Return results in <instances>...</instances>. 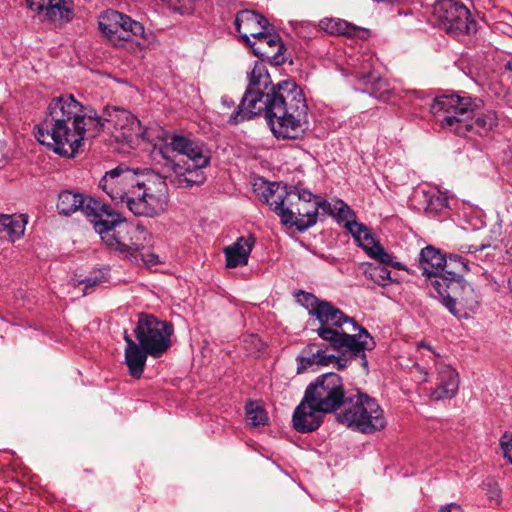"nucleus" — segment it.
Segmentation results:
<instances>
[{"label": "nucleus", "mask_w": 512, "mask_h": 512, "mask_svg": "<svg viewBox=\"0 0 512 512\" xmlns=\"http://www.w3.org/2000/svg\"><path fill=\"white\" fill-rule=\"evenodd\" d=\"M271 29H265L248 45L260 60L248 73L247 88L229 122L238 124L263 114L277 139L299 140L309 130L307 100L294 80L272 82L265 60L275 66L284 64L286 48Z\"/></svg>", "instance_id": "nucleus-1"}, {"label": "nucleus", "mask_w": 512, "mask_h": 512, "mask_svg": "<svg viewBox=\"0 0 512 512\" xmlns=\"http://www.w3.org/2000/svg\"><path fill=\"white\" fill-rule=\"evenodd\" d=\"M105 129L130 147L141 132L140 121L125 109L107 107L101 117L72 94H63L50 100L44 119L35 126V137L55 154L74 158L87 135L95 136Z\"/></svg>", "instance_id": "nucleus-2"}, {"label": "nucleus", "mask_w": 512, "mask_h": 512, "mask_svg": "<svg viewBox=\"0 0 512 512\" xmlns=\"http://www.w3.org/2000/svg\"><path fill=\"white\" fill-rule=\"evenodd\" d=\"M152 155L171 173L167 177L174 175V181L181 188H192L206 181L203 169L210 165L211 150L201 141L174 134L169 142L155 144Z\"/></svg>", "instance_id": "nucleus-3"}, {"label": "nucleus", "mask_w": 512, "mask_h": 512, "mask_svg": "<svg viewBox=\"0 0 512 512\" xmlns=\"http://www.w3.org/2000/svg\"><path fill=\"white\" fill-rule=\"evenodd\" d=\"M313 317L319 324L314 329L319 338L334 350L349 353L351 357H360L362 366L368 368L365 351L374 349L375 341L367 329L326 300Z\"/></svg>", "instance_id": "nucleus-4"}, {"label": "nucleus", "mask_w": 512, "mask_h": 512, "mask_svg": "<svg viewBox=\"0 0 512 512\" xmlns=\"http://www.w3.org/2000/svg\"><path fill=\"white\" fill-rule=\"evenodd\" d=\"M172 324L159 320L153 315L141 313L134 328V341L127 331L124 333L126 343L124 363L129 375L140 379L143 375L147 357L159 358L171 347Z\"/></svg>", "instance_id": "nucleus-5"}, {"label": "nucleus", "mask_w": 512, "mask_h": 512, "mask_svg": "<svg viewBox=\"0 0 512 512\" xmlns=\"http://www.w3.org/2000/svg\"><path fill=\"white\" fill-rule=\"evenodd\" d=\"M109 213L117 216L115 223L106 231H97L106 246L136 264L150 267L161 263L159 256L152 251V234L144 226L124 221L112 207Z\"/></svg>", "instance_id": "nucleus-6"}, {"label": "nucleus", "mask_w": 512, "mask_h": 512, "mask_svg": "<svg viewBox=\"0 0 512 512\" xmlns=\"http://www.w3.org/2000/svg\"><path fill=\"white\" fill-rule=\"evenodd\" d=\"M343 408L336 419L353 431L371 434L386 426L383 409L376 399L366 393L357 390L355 394L348 395Z\"/></svg>", "instance_id": "nucleus-7"}, {"label": "nucleus", "mask_w": 512, "mask_h": 512, "mask_svg": "<svg viewBox=\"0 0 512 512\" xmlns=\"http://www.w3.org/2000/svg\"><path fill=\"white\" fill-rule=\"evenodd\" d=\"M56 208L60 215L66 217L81 212L96 232L106 231L109 225L115 223L117 217L109 213L110 205L73 190H63L59 193Z\"/></svg>", "instance_id": "nucleus-8"}, {"label": "nucleus", "mask_w": 512, "mask_h": 512, "mask_svg": "<svg viewBox=\"0 0 512 512\" xmlns=\"http://www.w3.org/2000/svg\"><path fill=\"white\" fill-rule=\"evenodd\" d=\"M305 400L315 403L324 414L334 413L344 407L347 400L342 377L335 372L319 375L304 392Z\"/></svg>", "instance_id": "nucleus-9"}, {"label": "nucleus", "mask_w": 512, "mask_h": 512, "mask_svg": "<svg viewBox=\"0 0 512 512\" xmlns=\"http://www.w3.org/2000/svg\"><path fill=\"white\" fill-rule=\"evenodd\" d=\"M418 264L422 275L429 281L431 297L448 307L446 255L434 246L428 245L420 251Z\"/></svg>", "instance_id": "nucleus-10"}, {"label": "nucleus", "mask_w": 512, "mask_h": 512, "mask_svg": "<svg viewBox=\"0 0 512 512\" xmlns=\"http://www.w3.org/2000/svg\"><path fill=\"white\" fill-rule=\"evenodd\" d=\"M99 30L114 46H122L134 37H142L145 28L142 23L117 10L108 9L101 13L98 20Z\"/></svg>", "instance_id": "nucleus-11"}, {"label": "nucleus", "mask_w": 512, "mask_h": 512, "mask_svg": "<svg viewBox=\"0 0 512 512\" xmlns=\"http://www.w3.org/2000/svg\"><path fill=\"white\" fill-rule=\"evenodd\" d=\"M128 209L137 216L155 217L163 213L168 204V192L164 183H155L142 178L140 185L132 193Z\"/></svg>", "instance_id": "nucleus-12"}, {"label": "nucleus", "mask_w": 512, "mask_h": 512, "mask_svg": "<svg viewBox=\"0 0 512 512\" xmlns=\"http://www.w3.org/2000/svg\"><path fill=\"white\" fill-rule=\"evenodd\" d=\"M143 176L127 167L118 166L110 171L99 181V187L110 197L115 204L125 203L128 206L136 188L140 185Z\"/></svg>", "instance_id": "nucleus-13"}, {"label": "nucleus", "mask_w": 512, "mask_h": 512, "mask_svg": "<svg viewBox=\"0 0 512 512\" xmlns=\"http://www.w3.org/2000/svg\"><path fill=\"white\" fill-rule=\"evenodd\" d=\"M298 187L293 185L281 184L278 182H265L262 187L260 199L265 202L270 209L275 212L283 225H288L291 219L289 205L293 204L292 194H295Z\"/></svg>", "instance_id": "nucleus-14"}, {"label": "nucleus", "mask_w": 512, "mask_h": 512, "mask_svg": "<svg viewBox=\"0 0 512 512\" xmlns=\"http://www.w3.org/2000/svg\"><path fill=\"white\" fill-rule=\"evenodd\" d=\"M291 196L293 204L289 205L288 210L292 216L288 225L304 232L317 223L316 208L313 206L314 194L307 189L298 188Z\"/></svg>", "instance_id": "nucleus-15"}, {"label": "nucleus", "mask_w": 512, "mask_h": 512, "mask_svg": "<svg viewBox=\"0 0 512 512\" xmlns=\"http://www.w3.org/2000/svg\"><path fill=\"white\" fill-rule=\"evenodd\" d=\"M476 107L471 97L450 93V132L467 136L472 129V115Z\"/></svg>", "instance_id": "nucleus-16"}, {"label": "nucleus", "mask_w": 512, "mask_h": 512, "mask_svg": "<svg viewBox=\"0 0 512 512\" xmlns=\"http://www.w3.org/2000/svg\"><path fill=\"white\" fill-rule=\"evenodd\" d=\"M28 7L37 13L42 21L66 24L74 16L72 0H26Z\"/></svg>", "instance_id": "nucleus-17"}, {"label": "nucleus", "mask_w": 512, "mask_h": 512, "mask_svg": "<svg viewBox=\"0 0 512 512\" xmlns=\"http://www.w3.org/2000/svg\"><path fill=\"white\" fill-rule=\"evenodd\" d=\"M353 76L364 86L363 91L370 96L382 101L389 98L391 94L389 83L372 69L371 58L362 57L359 68L353 71Z\"/></svg>", "instance_id": "nucleus-18"}, {"label": "nucleus", "mask_w": 512, "mask_h": 512, "mask_svg": "<svg viewBox=\"0 0 512 512\" xmlns=\"http://www.w3.org/2000/svg\"><path fill=\"white\" fill-rule=\"evenodd\" d=\"M450 282H456V288H461L462 295L460 297H450V313L458 318H469L479 305V295L473 287L468 283H461V275L455 270H450Z\"/></svg>", "instance_id": "nucleus-19"}, {"label": "nucleus", "mask_w": 512, "mask_h": 512, "mask_svg": "<svg viewBox=\"0 0 512 512\" xmlns=\"http://www.w3.org/2000/svg\"><path fill=\"white\" fill-rule=\"evenodd\" d=\"M234 26L240 34L241 41L247 46L253 42L250 37L256 39L265 29L271 28L266 17L249 9L241 10L236 14Z\"/></svg>", "instance_id": "nucleus-20"}, {"label": "nucleus", "mask_w": 512, "mask_h": 512, "mask_svg": "<svg viewBox=\"0 0 512 512\" xmlns=\"http://www.w3.org/2000/svg\"><path fill=\"white\" fill-rule=\"evenodd\" d=\"M321 414L324 413L316 407L315 403H309L305 400L304 396L293 413L292 422L294 429L300 433L315 431L323 421Z\"/></svg>", "instance_id": "nucleus-21"}, {"label": "nucleus", "mask_w": 512, "mask_h": 512, "mask_svg": "<svg viewBox=\"0 0 512 512\" xmlns=\"http://www.w3.org/2000/svg\"><path fill=\"white\" fill-rule=\"evenodd\" d=\"M333 359H335V355L328 354V349L323 344L309 343L296 357L297 374H302L313 366H328Z\"/></svg>", "instance_id": "nucleus-22"}, {"label": "nucleus", "mask_w": 512, "mask_h": 512, "mask_svg": "<svg viewBox=\"0 0 512 512\" xmlns=\"http://www.w3.org/2000/svg\"><path fill=\"white\" fill-rule=\"evenodd\" d=\"M476 31V22L468 8L459 1L450 0V36L470 35Z\"/></svg>", "instance_id": "nucleus-23"}, {"label": "nucleus", "mask_w": 512, "mask_h": 512, "mask_svg": "<svg viewBox=\"0 0 512 512\" xmlns=\"http://www.w3.org/2000/svg\"><path fill=\"white\" fill-rule=\"evenodd\" d=\"M255 241L256 239L254 235L250 234L247 237H239L235 243L227 246L224 249L226 266L228 268H236L246 265L248 263L249 255L253 249Z\"/></svg>", "instance_id": "nucleus-24"}, {"label": "nucleus", "mask_w": 512, "mask_h": 512, "mask_svg": "<svg viewBox=\"0 0 512 512\" xmlns=\"http://www.w3.org/2000/svg\"><path fill=\"white\" fill-rule=\"evenodd\" d=\"M333 215L337 218L339 223H344V226L349 230L357 241H361L369 229L355 220V215L351 208L342 200H337L333 205Z\"/></svg>", "instance_id": "nucleus-25"}, {"label": "nucleus", "mask_w": 512, "mask_h": 512, "mask_svg": "<svg viewBox=\"0 0 512 512\" xmlns=\"http://www.w3.org/2000/svg\"><path fill=\"white\" fill-rule=\"evenodd\" d=\"M321 28L329 34L357 37L360 39H366L370 35L368 29L356 26L339 18L322 20Z\"/></svg>", "instance_id": "nucleus-26"}, {"label": "nucleus", "mask_w": 512, "mask_h": 512, "mask_svg": "<svg viewBox=\"0 0 512 512\" xmlns=\"http://www.w3.org/2000/svg\"><path fill=\"white\" fill-rule=\"evenodd\" d=\"M359 242L363 250H365V252L371 258L377 260L379 262V265L385 267L392 266L398 269H402L401 263L393 260V255L386 252L384 248L374 240V238L370 234V231L363 235L362 240Z\"/></svg>", "instance_id": "nucleus-27"}, {"label": "nucleus", "mask_w": 512, "mask_h": 512, "mask_svg": "<svg viewBox=\"0 0 512 512\" xmlns=\"http://www.w3.org/2000/svg\"><path fill=\"white\" fill-rule=\"evenodd\" d=\"M497 125V116L496 113L487 110L478 112L474 119L472 118V131H475L476 134L485 135L489 131H491Z\"/></svg>", "instance_id": "nucleus-28"}, {"label": "nucleus", "mask_w": 512, "mask_h": 512, "mask_svg": "<svg viewBox=\"0 0 512 512\" xmlns=\"http://www.w3.org/2000/svg\"><path fill=\"white\" fill-rule=\"evenodd\" d=\"M26 221L21 217H15L6 214H0V225L5 231L10 240L15 241L23 236L25 231Z\"/></svg>", "instance_id": "nucleus-29"}, {"label": "nucleus", "mask_w": 512, "mask_h": 512, "mask_svg": "<svg viewBox=\"0 0 512 512\" xmlns=\"http://www.w3.org/2000/svg\"><path fill=\"white\" fill-rule=\"evenodd\" d=\"M245 412L247 422L256 427L264 426L267 424L268 416L266 410L261 407L256 401L249 400L245 404Z\"/></svg>", "instance_id": "nucleus-30"}, {"label": "nucleus", "mask_w": 512, "mask_h": 512, "mask_svg": "<svg viewBox=\"0 0 512 512\" xmlns=\"http://www.w3.org/2000/svg\"><path fill=\"white\" fill-rule=\"evenodd\" d=\"M297 303L304 307L310 316H314L318 307L324 302V300L318 298L313 293L306 292L304 290H298L294 293Z\"/></svg>", "instance_id": "nucleus-31"}, {"label": "nucleus", "mask_w": 512, "mask_h": 512, "mask_svg": "<svg viewBox=\"0 0 512 512\" xmlns=\"http://www.w3.org/2000/svg\"><path fill=\"white\" fill-rule=\"evenodd\" d=\"M447 98L448 95L446 94L435 96L432 103L430 104V112L433 117L436 118L438 115H440V113H442L440 119V126L442 128H445V125L448 124V109L446 103Z\"/></svg>", "instance_id": "nucleus-32"}, {"label": "nucleus", "mask_w": 512, "mask_h": 512, "mask_svg": "<svg viewBox=\"0 0 512 512\" xmlns=\"http://www.w3.org/2000/svg\"><path fill=\"white\" fill-rule=\"evenodd\" d=\"M434 25L448 33V0H438L433 7Z\"/></svg>", "instance_id": "nucleus-33"}, {"label": "nucleus", "mask_w": 512, "mask_h": 512, "mask_svg": "<svg viewBox=\"0 0 512 512\" xmlns=\"http://www.w3.org/2000/svg\"><path fill=\"white\" fill-rule=\"evenodd\" d=\"M369 278L377 285L385 287L390 282H392L391 279V271L382 265H377L374 267H371L368 272Z\"/></svg>", "instance_id": "nucleus-34"}, {"label": "nucleus", "mask_w": 512, "mask_h": 512, "mask_svg": "<svg viewBox=\"0 0 512 512\" xmlns=\"http://www.w3.org/2000/svg\"><path fill=\"white\" fill-rule=\"evenodd\" d=\"M169 9L181 15H189L194 10L193 0H161Z\"/></svg>", "instance_id": "nucleus-35"}, {"label": "nucleus", "mask_w": 512, "mask_h": 512, "mask_svg": "<svg viewBox=\"0 0 512 512\" xmlns=\"http://www.w3.org/2000/svg\"><path fill=\"white\" fill-rule=\"evenodd\" d=\"M484 486L489 501L495 505H499L501 500V490L499 486L492 482L485 483Z\"/></svg>", "instance_id": "nucleus-36"}, {"label": "nucleus", "mask_w": 512, "mask_h": 512, "mask_svg": "<svg viewBox=\"0 0 512 512\" xmlns=\"http://www.w3.org/2000/svg\"><path fill=\"white\" fill-rule=\"evenodd\" d=\"M503 456L512 464V435L504 434L500 439Z\"/></svg>", "instance_id": "nucleus-37"}, {"label": "nucleus", "mask_w": 512, "mask_h": 512, "mask_svg": "<svg viewBox=\"0 0 512 512\" xmlns=\"http://www.w3.org/2000/svg\"><path fill=\"white\" fill-rule=\"evenodd\" d=\"M313 206L316 208V220L318 219L319 210L326 213H333V206L327 200L314 195Z\"/></svg>", "instance_id": "nucleus-38"}, {"label": "nucleus", "mask_w": 512, "mask_h": 512, "mask_svg": "<svg viewBox=\"0 0 512 512\" xmlns=\"http://www.w3.org/2000/svg\"><path fill=\"white\" fill-rule=\"evenodd\" d=\"M448 396V384L441 382V384L431 391L430 397L432 400L439 401L447 398Z\"/></svg>", "instance_id": "nucleus-39"}, {"label": "nucleus", "mask_w": 512, "mask_h": 512, "mask_svg": "<svg viewBox=\"0 0 512 512\" xmlns=\"http://www.w3.org/2000/svg\"><path fill=\"white\" fill-rule=\"evenodd\" d=\"M450 266L453 265L456 267H459L461 271H467L468 270V261L464 259L461 256L450 254Z\"/></svg>", "instance_id": "nucleus-40"}, {"label": "nucleus", "mask_w": 512, "mask_h": 512, "mask_svg": "<svg viewBox=\"0 0 512 512\" xmlns=\"http://www.w3.org/2000/svg\"><path fill=\"white\" fill-rule=\"evenodd\" d=\"M450 398L454 397L458 391L460 379L459 374L450 368Z\"/></svg>", "instance_id": "nucleus-41"}, {"label": "nucleus", "mask_w": 512, "mask_h": 512, "mask_svg": "<svg viewBox=\"0 0 512 512\" xmlns=\"http://www.w3.org/2000/svg\"><path fill=\"white\" fill-rule=\"evenodd\" d=\"M347 362L348 359L335 356V359H333V362L331 364H335L337 369L343 370L344 368L347 367Z\"/></svg>", "instance_id": "nucleus-42"}, {"label": "nucleus", "mask_w": 512, "mask_h": 512, "mask_svg": "<svg viewBox=\"0 0 512 512\" xmlns=\"http://www.w3.org/2000/svg\"><path fill=\"white\" fill-rule=\"evenodd\" d=\"M222 104L227 108H231L235 105V102L231 98L224 96L222 97Z\"/></svg>", "instance_id": "nucleus-43"}, {"label": "nucleus", "mask_w": 512, "mask_h": 512, "mask_svg": "<svg viewBox=\"0 0 512 512\" xmlns=\"http://www.w3.org/2000/svg\"><path fill=\"white\" fill-rule=\"evenodd\" d=\"M484 248V246H481V247H476V246H468V247H465L466 250H464V248H462V251H466L468 253H474L478 250H482Z\"/></svg>", "instance_id": "nucleus-44"}, {"label": "nucleus", "mask_w": 512, "mask_h": 512, "mask_svg": "<svg viewBox=\"0 0 512 512\" xmlns=\"http://www.w3.org/2000/svg\"><path fill=\"white\" fill-rule=\"evenodd\" d=\"M82 283L85 284V288H88L96 285L97 281L91 278H86L85 280L82 281Z\"/></svg>", "instance_id": "nucleus-45"}, {"label": "nucleus", "mask_w": 512, "mask_h": 512, "mask_svg": "<svg viewBox=\"0 0 512 512\" xmlns=\"http://www.w3.org/2000/svg\"><path fill=\"white\" fill-rule=\"evenodd\" d=\"M413 94L415 95L416 98L423 99L425 97V92L422 90H414Z\"/></svg>", "instance_id": "nucleus-46"}, {"label": "nucleus", "mask_w": 512, "mask_h": 512, "mask_svg": "<svg viewBox=\"0 0 512 512\" xmlns=\"http://www.w3.org/2000/svg\"><path fill=\"white\" fill-rule=\"evenodd\" d=\"M450 512H460V507L454 503L449 504Z\"/></svg>", "instance_id": "nucleus-47"}, {"label": "nucleus", "mask_w": 512, "mask_h": 512, "mask_svg": "<svg viewBox=\"0 0 512 512\" xmlns=\"http://www.w3.org/2000/svg\"><path fill=\"white\" fill-rule=\"evenodd\" d=\"M505 69L512 73V58L506 62Z\"/></svg>", "instance_id": "nucleus-48"}, {"label": "nucleus", "mask_w": 512, "mask_h": 512, "mask_svg": "<svg viewBox=\"0 0 512 512\" xmlns=\"http://www.w3.org/2000/svg\"><path fill=\"white\" fill-rule=\"evenodd\" d=\"M438 512H448V505L441 506Z\"/></svg>", "instance_id": "nucleus-49"}, {"label": "nucleus", "mask_w": 512, "mask_h": 512, "mask_svg": "<svg viewBox=\"0 0 512 512\" xmlns=\"http://www.w3.org/2000/svg\"><path fill=\"white\" fill-rule=\"evenodd\" d=\"M508 285H509L510 292L512 293V277L509 278Z\"/></svg>", "instance_id": "nucleus-50"}, {"label": "nucleus", "mask_w": 512, "mask_h": 512, "mask_svg": "<svg viewBox=\"0 0 512 512\" xmlns=\"http://www.w3.org/2000/svg\"><path fill=\"white\" fill-rule=\"evenodd\" d=\"M85 472H87V473H92V471H91V470H88V469H86V470H85Z\"/></svg>", "instance_id": "nucleus-51"}]
</instances>
